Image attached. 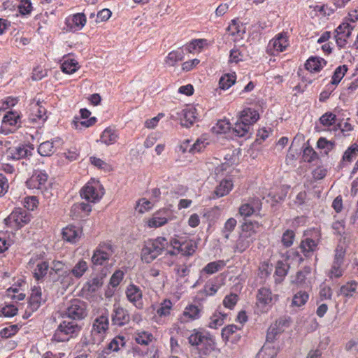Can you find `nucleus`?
<instances>
[{
    "label": "nucleus",
    "mask_w": 358,
    "mask_h": 358,
    "mask_svg": "<svg viewBox=\"0 0 358 358\" xmlns=\"http://www.w3.org/2000/svg\"><path fill=\"white\" fill-rule=\"evenodd\" d=\"M236 224V220L233 217L229 218L225 222L224 227L222 230V233L225 238L228 239L229 238V235L234 230Z\"/></svg>",
    "instance_id": "51"
},
{
    "label": "nucleus",
    "mask_w": 358,
    "mask_h": 358,
    "mask_svg": "<svg viewBox=\"0 0 358 358\" xmlns=\"http://www.w3.org/2000/svg\"><path fill=\"white\" fill-rule=\"evenodd\" d=\"M152 339V335L148 332L143 331L137 334L136 341L141 345H148Z\"/></svg>",
    "instance_id": "60"
},
{
    "label": "nucleus",
    "mask_w": 358,
    "mask_h": 358,
    "mask_svg": "<svg viewBox=\"0 0 358 358\" xmlns=\"http://www.w3.org/2000/svg\"><path fill=\"white\" fill-rule=\"evenodd\" d=\"M86 303L78 299L70 301L66 309V315L73 320H82L87 316Z\"/></svg>",
    "instance_id": "10"
},
{
    "label": "nucleus",
    "mask_w": 358,
    "mask_h": 358,
    "mask_svg": "<svg viewBox=\"0 0 358 358\" xmlns=\"http://www.w3.org/2000/svg\"><path fill=\"white\" fill-rule=\"evenodd\" d=\"M114 253V248L110 242H102L99 244L92 257L94 265H103Z\"/></svg>",
    "instance_id": "7"
},
{
    "label": "nucleus",
    "mask_w": 358,
    "mask_h": 358,
    "mask_svg": "<svg viewBox=\"0 0 358 358\" xmlns=\"http://www.w3.org/2000/svg\"><path fill=\"white\" fill-rule=\"evenodd\" d=\"M310 273V268L305 267L303 270L296 273L294 282L297 285H301L305 282L306 276Z\"/></svg>",
    "instance_id": "62"
},
{
    "label": "nucleus",
    "mask_w": 358,
    "mask_h": 358,
    "mask_svg": "<svg viewBox=\"0 0 358 358\" xmlns=\"http://www.w3.org/2000/svg\"><path fill=\"white\" fill-rule=\"evenodd\" d=\"M80 195L89 201L96 202L103 195V189L98 180H92L82 188Z\"/></svg>",
    "instance_id": "8"
},
{
    "label": "nucleus",
    "mask_w": 358,
    "mask_h": 358,
    "mask_svg": "<svg viewBox=\"0 0 358 358\" xmlns=\"http://www.w3.org/2000/svg\"><path fill=\"white\" fill-rule=\"evenodd\" d=\"M288 45L286 34L280 33L269 41L267 46V52L271 55H275L276 53L283 52Z\"/></svg>",
    "instance_id": "12"
},
{
    "label": "nucleus",
    "mask_w": 358,
    "mask_h": 358,
    "mask_svg": "<svg viewBox=\"0 0 358 358\" xmlns=\"http://www.w3.org/2000/svg\"><path fill=\"white\" fill-rule=\"evenodd\" d=\"M262 207L259 199H252L248 203L242 204L239 208V213L244 217H249L255 213L259 211Z\"/></svg>",
    "instance_id": "22"
},
{
    "label": "nucleus",
    "mask_w": 358,
    "mask_h": 358,
    "mask_svg": "<svg viewBox=\"0 0 358 358\" xmlns=\"http://www.w3.org/2000/svg\"><path fill=\"white\" fill-rule=\"evenodd\" d=\"M18 330L19 327L17 324H12L0 330V336L7 338L15 335Z\"/></svg>",
    "instance_id": "59"
},
{
    "label": "nucleus",
    "mask_w": 358,
    "mask_h": 358,
    "mask_svg": "<svg viewBox=\"0 0 358 358\" xmlns=\"http://www.w3.org/2000/svg\"><path fill=\"white\" fill-rule=\"evenodd\" d=\"M171 308V301L169 300H164L161 303L160 307L157 309V313L160 317H166L170 314Z\"/></svg>",
    "instance_id": "55"
},
{
    "label": "nucleus",
    "mask_w": 358,
    "mask_h": 358,
    "mask_svg": "<svg viewBox=\"0 0 358 358\" xmlns=\"http://www.w3.org/2000/svg\"><path fill=\"white\" fill-rule=\"evenodd\" d=\"M187 340L189 345L196 347L205 355H209L215 349L214 337L209 332L201 329L192 330Z\"/></svg>",
    "instance_id": "1"
},
{
    "label": "nucleus",
    "mask_w": 358,
    "mask_h": 358,
    "mask_svg": "<svg viewBox=\"0 0 358 358\" xmlns=\"http://www.w3.org/2000/svg\"><path fill=\"white\" fill-rule=\"evenodd\" d=\"M103 285L102 278L95 277L87 282V290L91 292H94L98 290Z\"/></svg>",
    "instance_id": "58"
},
{
    "label": "nucleus",
    "mask_w": 358,
    "mask_h": 358,
    "mask_svg": "<svg viewBox=\"0 0 358 358\" xmlns=\"http://www.w3.org/2000/svg\"><path fill=\"white\" fill-rule=\"evenodd\" d=\"M96 121V119L94 117H90V119H82V120L78 117H75L73 125L76 129H81L82 127L87 128L92 126L95 124Z\"/></svg>",
    "instance_id": "50"
},
{
    "label": "nucleus",
    "mask_w": 358,
    "mask_h": 358,
    "mask_svg": "<svg viewBox=\"0 0 358 358\" xmlns=\"http://www.w3.org/2000/svg\"><path fill=\"white\" fill-rule=\"evenodd\" d=\"M309 298L308 294L305 291H299L296 293L292 299V305L300 307L306 304Z\"/></svg>",
    "instance_id": "43"
},
{
    "label": "nucleus",
    "mask_w": 358,
    "mask_h": 358,
    "mask_svg": "<svg viewBox=\"0 0 358 358\" xmlns=\"http://www.w3.org/2000/svg\"><path fill=\"white\" fill-rule=\"evenodd\" d=\"M83 230L80 227L69 225L62 230V237L66 241L75 243L81 237Z\"/></svg>",
    "instance_id": "23"
},
{
    "label": "nucleus",
    "mask_w": 358,
    "mask_h": 358,
    "mask_svg": "<svg viewBox=\"0 0 358 358\" xmlns=\"http://www.w3.org/2000/svg\"><path fill=\"white\" fill-rule=\"evenodd\" d=\"M238 296L236 294H230L227 295L223 300V305L224 307L232 309L236 304Z\"/></svg>",
    "instance_id": "61"
},
{
    "label": "nucleus",
    "mask_w": 358,
    "mask_h": 358,
    "mask_svg": "<svg viewBox=\"0 0 358 358\" xmlns=\"http://www.w3.org/2000/svg\"><path fill=\"white\" fill-rule=\"evenodd\" d=\"M184 53L180 50H173L168 54L165 59V63L169 66H174L178 62L182 61Z\"/></svg>",
    "instance_id": "39"
},
{
    "label": "nucleus",
    "mask_w": 358,
    "mask_h": 358,
    "mask_svg": "<svg viewBox=\"0 0 358 358\" xmlns=\"http://www.w3.org/2000/svg\"><path fill=\"white\" fill-rule=\"evenodd\" d=\"M108 316L102 314L94 320L92 324V334L102 336L108 331Z\"/></svg>",
    "instance_id": "24"
},
{
    "label": "nucleus",
    "mask_w": 358,
    "mask_h": 358,
    "mask_svg": "<svg viewBox=\"0 0 358 358\" xmlns=\"http://www.w3.org/2000/svg\"><path fill=\"white\" fill-rule=\"evenodd\" d=\"M126 296L128 301L138 309L143 307V292L139 287L131 284L126 289Z\"/></svg>",
    "instance_id": "17"
},
{
    "label": "nucleus",
    "mask_w": 358,
    "mask_h": 358,
    "mask_svg": "<svg viewBox=\"0 0 358 358\" xmlns=\"http://www.w3.org/2000/svg\"><path fill=\"white\" fill-rule=\"evenodd\" d=\"M348 71L346 65H342L338 66L333 74L331 85H337L344 77L345 74Z\"/></svg>",
    "instance_id": "45"
},
{
    "label": "nucleus",
    "mask_w": 358,
    "mask_h": 358,
    "mask_svg": "<svg viewBox=\"0 0 358 358\" xmlns=\"http://www.w3.org/2000/svg\"><path fill=\"white\" fill-rule=\"evenodd\" d=\"M227 31L231 36H236L237 37H242L243 34L245 33V29L243 25L240 24L236 20H231V22L227 27Z\"/></svg>",
    "instance_id": "41"
},
{
    "label": "nucleus",
    "mask_w": 358,
    "mask_h": 358,
    "mask_svg": "<svg viewBox=\"0 0 358 358\" xmlns=\"http://www.w3.org/2000/svg\"><path fill=\"white\" fill-rule=\"evenodd\" d=\"M326 65V61L320 57H310L305 64L306 69L311 72L320 71Z\"/></svg>",
    "instance_id": "34"
},
{
    "label": "nucleus",
    "mask_w": 358,
    "mask_h": 358,
    "mask_svg": "<svg viewBox=\"0 0 358 358\" xmlns=\"http://www.w3.org/2000/svg\"><path fill=\"white\" fill-rule=\"evenodd\" d=\"M235 81L236 75L227 73L220 78L219 85L221 89L227 90L235 83Z\"/></svg>",
    "instance_id": "46"
},
{
    "label": "nucleus",
    "mask_w": 358,
    "mask_h": 358,
    "mask_svg": "<svg viewBox=\"0 0 358 358\" xmlns=\"http://www.w3.org/2000/svg\"><path fill=\"white\" fill-rule=\"evenodd\" d=\"M208 45L206 39H195L193 40L189 44L187 45V49L188 52H192L194 51L200 52L204 47Z\"/></svg>",
    "instance_id": "49"
},
{
    "label": "nucleus",
    "mask_w": 358,
    "mask_h": 358,
    "mask_svg": "<svg viewBox=\"0 0 358 358\" xmlns=\"http://www.w3.org/2000/svg\"><path fill=\"white\" fill-rule=\"evenodd\" d=\"M317 242L312 238H306L301 241L299 248L301 252L306 257H311L317 250Z\"/></svg>",
    "instance_id": "26"
},
{
    "label": "nucleus",
    "mask_w": 358,
    "mask_h": 358,
    "mask_svg": "<svg viewBox=\"0 0 358 358\" xmlns=\"http://www.w3.org/2000/svg\"><path fill=\"white\" fill-rule=\"evenodd\" d=\"M7 157L13 159L18 160L31 155V151L25 146L10 148L6 152Z\"/></svg>",
    "instance_id": "27"
},
{
    "label": "nucleus",
    "mask_w": 358,
    "mask_h": 358,
    "mask_svg": "<svg viewBox=\"0 0 358 358\" xmlns=\"http://www.w3.org/2000/svg\"><path fill=\"white\" fill-rule=\"evenodd\" d=\"M233 188V182L231 180H223L218 186L216 187L214 194L216 198L222 197L227 195Z\"/></svg>",
    "instance_id": "32"
},
{
    "label": "nucleus",
    "mask_w": 358,
    "mask_h": 358,
    "mask_svg": "<svg viewBox=\"0 0 358 358\" xmlns=\"http://www.w3.org/2000/svg\"><path fill=\"white\" fill-rule=\"evenodd\" d=\"M230 129V124L224 120L217 121L216 124L213 127L212 130L216 134H225Z\"/></svg>",
    "instance_id": "53"
},
{
    "label": "nucleus",
    "mask_w": 358,
    "mask_h": 358,
    "mask_svg": "<svg viewBox=\"0 0 358 358\" xmlns=\"http://www.w3.org/2000/svg\"><path fill=\"white\" fill-rule=\"evenodd\" d=\"M357 153L358 145L354 143L345 150L343 156V160L350 162L357 156Z\"/></svg>",
    "instance_id": "54"
},
{
    "label": "nucleus",
    "mask_w": 358,
    "mask_h": 358,
    "mask_svg": "<svg viewBox=\"0 0 358 358\" xmlns=\"http://www.w3.org/2000/svg\"><path fill=\"white\" fill-rule=\"evenodd\" d=\"M170 212L168 210H162L156 212L147 220V224L150 228H157L167 223L169 220Z\"/></svg>",
    "instance_id": "21"
},
{
    "label": "nucleus",
    "mask_w": 358,
    "mask_h": 358,
    "mask_svg": "<svg viewBox=\"0 0 358 358\" xmlns=\"http://www.w3.org/2000/svg\"><path fill=\"white\" fill-rule=\"evenodd\" d=\"M208 138L206 135H202L200 138H199L196 142L192 145L191 148L189 149V152L192 153L199 152L203 148H206L207 145H208Z\"/></svg>",
    "instance_id": "42"
},
{
    "label": "nucleus",
    "mask_w": 358,
    "mask_h": 358,
    "mask_svg": "<svg viewBox=\"0 0 358 358\" xmlns=\"http://www.w3.org/2000/svg\"><path fill=\"white\" fill-rule=\"evenodd\" d=\"M50 276L52 278L55 275H59L63 273L65 270V263L59 260H53L50 265Z\"/></svg>",
    "instance_id": "44"
},
{
    "label": "nucleus",
    "mask_w": 358,
    "mask_h": 358,
    "mask_svg": "<svg viewBox=\"0 0 358 358\" xmlns=\"http://www.w3.org/2000/svg\"><path fill=\"white\" fill-rule=\"evenodd\" d=\"M111 320L113 324L121 327L129 323L130 316L126 309L123 308L118 304H115L111 315Z\"/></svg>",
    "instance_id": "20"
},
{
    "label": "nucleus",
    "mask_w": 358,
    "mask_h": 358,
    "mask_svg": "<svg viewBox=\"0 0 358 358\" xmlns=\"http://www.w3.org/2000/svg\"><path fill=\"white\" fill-rule=\"evenodd\" d=\"M357 287L358 282L357 281H349L341 287L340 294L347 297L352 296L355 293Z\"/></svg>",
    "instance_id": "40"
},
{
    "label": "nucleus",
    "mask_w": 358,
    "mask_h": 358,
    "mask_svg": "<svg viewBox=\"0 0 358 358\" xmlns=\"http://www.w3.org/2000/svg\"><path fill=\"white\" fill-rule=\"evenodd\" d=\"M117 138V131L109 127L105 129L101 136V141L107 145L114 144Z\"/></svg>",
    "instance_id": "35"
},
{
    "label": "nucleus",
    "mask_w": 358,
    "mask_h": 358,
    "mask_svg": "<svg viewBox=\"0 0 358 358\" xmlns=\"http://www.w3.org/2000/svg\"><path fill=\"white\" fill-rule=\"evenodd\" d=\"M226 264L224 260H218L208 263L205 267L203 268L202 272L211 275L220 270H222Z\"/></svg>",
    "instance_id": "38"
},
{
    "label": "nucleus",
    "mask_w": 358,
    "mask_h": 358,
    "mask_svg": "<svg viewBox=\"0 0 358 358\" xmlns=\"http://www.w3.org/2000/svg\"><path fill=\"white\" fill-rule=\"evenodd\" d=\"M285 324L286 322L282 320H277L272 324L268 329L266 341L268 342L273 341L276 336L284 331Z\"/></svg>",
    "instance_id": "28"
},
{
    "label": "nucleus",
    "mask_w": 358,
    "mask_h": 358,
    "mask_svg": "<svg viewBox=\"0 0 358 358\" xmlns=\"http://www.w3.org/2000/svg\"><path fill=\"white\" fill-rule=\"evenodd\" d=\"M176 114L181 125L187 128L192 127L198 118L197 110L193 106H187Z\"/></svg>",
    "instance_id": "13"
},
{
    "label": "nucleus",
    "mask_w": 358,
    "mask_h": 358,
    "mask_svg": "<svg viewBox=\"0 0 358 358\" xmlns=\"http://www.w3.org/2000/svg\"><path fill=\"white\" fill-rule=\"evenodd\" d=\"M170 243L177 255L180 253L182 256H192L197 248L196 243L192 240L180 243L176 239H173Z\"/></svg>",
    "instance_id": "15"
},
{
    "label": "nucleus",
    "mask_w": 358,
    "mask_h": 358,
    "mask_svg": "<svg viewBox=\"0 0 358 358\" xmlns=\"http://www.w3.org/2000/svg\"><path fill=\"white\" fill-rule=\"evenodd\" d=\"M354 27L348 22H343L336 29V41L341 48H344L347 44L348 38L351 35Z\"/></svg>",
    "instance_id": "16"
},
{
    "label": "nucleus",
    "mask_w": 358,
    "mask_h": 358,
    "mask_svg": "<svg viewBox=\"0 0 358 358\" xmlns=\"http://www.w3.org/2000/svg\"><path fill=\"white\" fill-rule=\"evenodd\" d=\"M53 282L57 283L63 289H66L74 284V278L71 275L69 271H64L63 273L57 275V278L52 277Z\"/></svg>",
    "instance_id": "25"
},
{
    "label": "nucleus",
    "mask_w": 358,
    "mask_h": 358,
    "mask_svg": "<svg viewBox=\"0 0 358 358\" xmlns=\"http://www.w3.org/2000/svg\"><path fill=\"white\" fill-rule=\"evenodd\" d=\"M168 241L164 237L148 240L141 250V259L145 263H150L162 254L167 246Z\"/></svg>",
    "instance_id": "4"
},
{
    "label": "nucleus",
    "mask_w": 358,
    "mask_h": 358,
    "mask_svg": "<svg viewBox=\"0 0 358 358\" xmlns=\"http://www.w3.org/2000/svg\"><path fill=\"white\" fill-rule=\"evenodd\" d=\"M80 327L75 321H63L56 329L53 339L57 342L69 341L74 335L77 334Z\"/></svg>",
    "instance_id": "5"
},
{
    "label": "nucleus",
    "mask_w": 358,
    "mask_h": 358,
    "mask_svg": "<svg viewBox=\"0 0 358 358\" xmlns=\"http://www.w3.org/2000/svg\"><path fill=\"white\" fill-rule=\"evenodd\" d=\"M31 111L29 120L32 123L44 122L48 118L47 110L42 102L38 101L32 102L31 103Z\"/></svg>",
    "instance_id": "18"
},
{
    "label": "nucleus",
    "mask_w": 358,
    "mask_h": 358,
    "mask_svg": "<svg viewBox=\"0 0 358 358\" xmlns=\"http://www.w3.org/2000/svg\"><path fill=\"white\" fill-rule=\"evenodd\" d=\"M90 161L94 166L103 169L104 171H110L111 169L110 166L102 159L96 157H91Z\"/></svg>",
    "instance_id": "64"
},
{
    "label": "nucleus",
    "mask_w": 358,
    "mask_h": 358,
    "mask_svg": "<svg viewBox=\"0 0 358 358\" xmlns=\"http://www.w3.org/2000/svg\"><path fill=\"white\" fill-rule=\"evenodd\" d=\"M42 292L40 287H34L29 298V306L32 311L36 310L42 301Z\"/></svg>",
    "instance_id": "29"
},
{
    "label": "nucleus",
    "mask_w": 358,
    "mask_h": 358,
    "mask_svg": "<svg viewBox=\"0 0 358 358\" xmlns=\"http://www.w3.org/2000/svg\"><path fill=\"white\" fill-rule=\"evenodd\" d=\"M259 118L258 112L253 108H247L244 109L241 114L240 119L251 126L255 123Z\"/></svg>",
    "instance_id": "30"
},
{
    "label": "nucleus",
    "mask_w": 358,
    "mask_h": 358,
    "mask_svg": "<svg viewBox=\"0 0 358 358\" xmlns=\"http://www.w3.org/2000/svg\"><path fill=\"white\" fill-rule=\"evenodd\" d=\"M295 238V234L292 230H286L282 236V243L286 248L290 247L294 242Z\"/></svg>",
    "instance_id": "57"
},
{
    "label": "nucleus",
    "mask_w": 358,
    "mask_h": 358,
    "mask_svg": "<svg viewBox=\"0 0 358 358\" xmlns=\"http://www.w3.org/2000/svg\"><path fill=\"white\" fill-rule=\"evenodd\" d=\"M278 350L271 343H266L256 355L255 358H275Z\"/></svg>",
    "instance_id": "33"
},
{
    "label": "nucleus",
    "mask_w": 358,
    "mask_h": 358,
    "mask_svg": "<svg viewBox=\"0 0 358 358\" xmlns=\"http://www.w3.org/2000/svg\"><path fill=\"white\" fill-rule=\"evenodd\" d=\"M199 313L200 310L196 306L189 305L185 308L183 315L191 320H194L199 317Z\"/></svg>",
    "instance_id": "52"
},
{
    "label": "nucleus",
    "mask_w": 358,
    "mask_h": 358,
    "mask_svg": "<svg viewBox=\"0 0 358 358\" xmlns=\"http://www.w3.org/2000/svg\"><path fill=\"white\" fill-rule=\"evenodd\" d=\"M49 267L48 262L45 261L38 262L33 271L34 278L38 281L43 280L47 275Z\"/></svg>",
    "instance_id": "36"
},
{
    "label": "nucleus",
    "mask_w": 358,
    "mask_h": 358,
    "mask_svg": "<svg viewBox=\"0 0 358 358\" xmlns=\"http://www.w3.org/2000/svg\"><path fill=\"white\" fill-rule=\"evenodd\" d=\"M345 256V249L342 245H337L334 251V257L329 271L328 275L330 278H338L341 277L344 272V260Z\"/></svg>",
    "instance_id": "6"
},
{
    "label": "nucleus",
    "mask_w": 358,
    "mask_h": 358,
    "mask_svg": "<svg viewBox=\"0 0 358 358\" xmlns=\"http://www.w3.org/2000/svg\"><path fill=\"white\" fill-rule=\"evenodd\" d=\"M26 183L28 188L38 190L45 199L53 195L52 181L44 171H36Z\"/></svg>",
    "instance_id": "3"
},
{
    "label": "nucleus",
    "mask_w": 358,
    "mask_h": 358,
    "mask_svg": "<svg viewBox=\"0 0 358 358\" xmlns=\"http://www.w3.org/2000/svg\"><path fill=\"white\" fill-rule=\"evenodd\" d=\"M250 129V126L240 119V121L235 124L233 131L236 136L242 137L248 133Z\"/></svg>",
    "instance_id": "48"
},
{
    "label": "nucleus",
    "mask_w": 358,
    "mask_h": 358,
    "mask_svg": "<svg viewBox=\"0 0 358 358\" xmlns=\"http://www.w3.org/2000/svg\"><path fill=\"white\" fill-rule=\"evenodd\" d=\"M88 264L83 259L78 260L71 270H69L73 278H80L88 270Z\"/></svg>",
    "instance_id": "31"
},
{
    "label": "nucleus",
    "mask_w": 358,
    "mask_h": 358,
    "mask_svg": "<svg viewBox=\"0 0 358 358\" xmlns=\"http://www.w3.org/2000/svg\"><path fill=\"white\" fill-rule=\"evenodd\" d=\"M225 317L226 315L221 313L213 315L210 318L208 327L211 329H217L218 327H220L224 324Z\"/></svg>",
    "instance_id": "56"
},
{
    "label": "nucleus",
    "mask_w": 358,
    "mask_h": 358,
    "mask_svg": "<svg viewBox=\"0 0 358 358\" xmlns=\"http://www.w3.org/2000/svg\"><path fill=\"white\" fill-rule=\"evenodd\" d=\"M302 157L305 162H311L317 158V153L311 147L307 146L303 150Z\"/></svg>",
    "instance_id": "63"
},
{
    "label": "nucleus",
    "mask_w": 358,
    "mask_h": 358,
    "mask_svg": "<svg viewBox=\"0 0 358 358\" xmlns=\"http://www.w3.org/2000/svg\"><path fill=\"white\" fill-rule=\"evenodd\" d=\"M4 222L8 227L19 229L30 222V215L24 209L15 208Z\"/></svg>",
    "instance_id": "9"
},
{
    "label": "nucleus",
    "mask_w": 358,
    "mask_h": 358,
    "mask_svg": "<svg viewBox=\"0 0 358 358\" xmlns=\"http://www.w3.org/2000/svg\"><path fill=\"white\" fill-rule=\"evenodd\" d=\"M20 116L15 111H8L3 117L1 126V131L4 134L13 132L20 122Z\"/></svg>",
    "instance_id": "11"
},
{
    "label": "nucleus",
    "mask_w": 358,
    "mask_h": 358,
    "mask_svg": "<svg viewBox=\"0 0 358 358\" xmlns=\"http://www.w3.org/2000/svg\"><path fill=\"white\" fill-rule=\"evenodd\" d=\"M57 141V140L47 141L41 143L38 148V152L44 157L52 155L55 152L54 143Z\"/></svg>",
    "instance_id": "37"
},
{
    "label": "nucleus",
    "mask_w": 358,
    "mask_h": 358,
    "mask_svg": "<svg viewBox=\"0 0 358 358\" xmlns=\"http://www.w3.org/2000/svg\"><path fill=\"white\" fill-rule=\"evenodd\" d=\"M273 300L274 296L269 289L262 287L259 289L257 295V306L261 312L267 311L273 304Z\"/></svg>",
    "instance_id": "14"
},
{
    "label": "nucleus",
    "mask_w": 358,
    "mask_h": 358,
    "mask_svg": "<svg viewBox=\"0 0 358 358\" xmlns=\"http://www.w3.org/2000/svg\"><path fill=\"white\" fill-rule=\"evenodd\" d=\"M79 68L78 63L74 59H66L61 66V69L64 73L72 74L75 73Z\"/></svg>",
    "instance_id": "47"
},
{
    "label": "nucleus",
    "mask_w": 358,
    "mask_h": 358,
    "mask_svg": "<svg viewBox=\"0 0 358 358\" xmlns=\"http://www.w3.org/2000/svg\"><path fill=\"white\" fill-rule=\"evenodd\" d=\"M87 22L86 17L83 13H76L69 16L66 20V31L75 32L81 30Z\"/></svg>",
    "instance_id": "19"
},
{
    "label": "nucleus",
    "mask_w": 358,
    "mask_h": 358,
    "mask_svg": "<svg viewBox=\"0 0 358 358\" xmlns=\"http://www.w3.org/2000/svg\"><path fill=\"white\" fill-rule=\"evenodd\" d=\"M261 225L257 222H246L242 225V231L236 242L234 251L242 253L255 241Z\"/></svg>",
    "instance_id": "2"
}]
</instances>
